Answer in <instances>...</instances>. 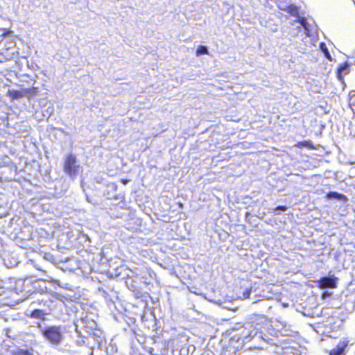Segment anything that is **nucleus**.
Returning a JSON list of instances; mask_svg holds the SVG:
<instances>
[{"label":"nucleus","mask_w":355,"mask_h":355,"mask_svg":"<svg viewBox=\"0 0 355 355\" xmlns=\"http://www.w3.org/2000/svg\"><path fill=\"white\" fill-rule=\"evenodd\" d=\"M277 332L263 315H254L249 321L240 328L236 329L230 339L232 345L237 344L236 348H242L245 344L252 342L253 344L249 347L257 349H264L266 345H274V339L270 336H275Z\"/></svg>","instance_id":"nucleus-1"},{"label":"nucleus","mask_w":355,"mask_h":355,"mask_svg":"<svg viewBox=\"0 0 355 355\" xmlns=\"http://www.w3.org/2000/svg\"><path fill=\"white\" fill-rule=\"evenodd\" d=\"M37 327L44 340L53 347L59 346L63 341V327L61 326H48L39 324Z\"/></svg>","instance_id":"nucleus-2"},{"label":"nucleus","mask_w":355,"mask_h":355,"mask_svg":"<svg viewBox=\"0 0 355 355\" xmlns=\"http://www.w3.org/2000/svg\"><path fill=\"white\" fill-rule=\"evenodd\" d=\"M74 326L78 336L81 338L77 340L76 343L82 345L86 343L85 339H88L87 336L96 328L97 324L94 320L85 316L77 320L74 322Z\"/></svg>","instance_id":"nucleus-3"},{"label":"nucleus","mask_w":355,"mask_h":355,"mask_svg":"<svg viewBox=\"0 0 355 355\" xmlns=\"http://www.w3.org/2000/svg\"><path fill=\"white\" fill-rule=\"evenodd\" d=\"M10 284H14L15 293L21 295L24 298L34 294L32 278H26L25 279L10 278Z\"/></svg>","instance_id":"nucleus-4"},{"label":"nucleus","mask_w":355,"mask_h":355,"mask_svg":"<svg viewBox=\"0 0 355 355\" xmlns=\"http://www.w3.org/2000/svg\"><path fill=\"white\" fill-rule=\"evenodd\" d=\"M80 165L76 157L73 154L67 155L64 160V171L70 177H76Z\"/></svg>","instance_id":"nucleus-5"},{"label":"nucleus","mask_w":355,"mask_h":355,"mask_svg":"<svg viewBox=\"0 0 355 355\" xmlns=\"http://www.w3.org/2000/svg\"><path fill=\"white\" fill-rule=\"evenodd\" d=\"M28 311L30 313L26 315L30 318L44 320L45 315L50 313L51 308L48 304H42L40 309H37L36 302H33L31 303Z\"/></svg>","instance_id":"nucleus-6"},{"label":"nucleus","mask_w":355,"mask_h":355,"mask_svg":"<svg viewBox=\"0 0 355 355\" xmlns=\"http://www.w3.org/2000/svg\"><path fill=\"white\" fill-rule=\"evenodd\" d=\"M46 261L44 259H42L40 261H36L32 259H30L26 263V267L27 268H34L37 270L42 272V273H46Z\"/></svg>","instance_id":"nucleus-7"},{"label":"nucleus","mask_w":355,"mask_h":355,"mask_svg":"<svg viewBox=\"0 0 355 355\" xmlns=\"http://www.w3.org/2000/svg\"><path fill=\"white\" fill-rule=\"evenodd\" d=\"M32 285H33V293L44 294V293H47V291H48L46 282L42 279L33 280Z\"/></svg>","instance_id":"nucleus-8"},{"label":"nucleus","mask_w":355,"mask_h":355,"mask_svg":"<svg viewBox=\"0 0 355 355\" xmlns=\"http://www.w3.org/2000/svg\"><path fill=\"white\" fill-rule=\"evenodd\" d=\"M348 345V340H341L334 349L330 351L329 355H345Z\"/></svg>","instance_id":"nucleus-9"},{"label":"nucleus","mask_w":355,"mask_h":355,"mask_svg":"<svg viewBox=\"0 0 355 355\" xmlns=\"http://www.w3.org/2000/svg\"><path fill=\"white\" fill-rule=\"evenodd\" d=\"M87 340L92 339L98 347L101 346L104 340L102 331L96 328L87 336Z\"/></svg>","instance_id":"nucleus-10"},{"label":"nucleus","mask_w":355,"mask_h":355,"mask_svg":"<svg viewBox=\"0 0 355 355\" xmlns=\"http://www.w3.org/2000/svg\"><path fill=\"white\" fill-rule=\"evenodd\" d=\"M338 278L334 276H328L322 277L319 282L320 285L324 288H335L336 286Z\"/></svg>","instance_id":"nucleus-11"},{"label":"nucleus","mask_w":355,"mask_h":355,"mask_svg":"<svg viewBox=\"0 0 355 355\" xmlns=\"http://www.w3.org/2000/svg\"><path fill=\"white\" fill-rule=\"evenodd\" d=\"M10 353L12 355H33V349L28 347L24 348L15 347L10 349Z\"/></svg>","instance_id":"nucleus-12"},{"label":"nucleus","mask_w":355,"mask_h":355,"mask_svg":"<svg viewBox=\"0 0 355 355\" xmlns=\"http://www.w3.org/2000/svg\"><path fill=\"white\" fill-rule=\"evenodd\" d=\"M327 198L329 200H336L338 201L347 202V198L343 193L336 191H329L327 193Z\"/></svg>","instance_id":"nucleus-13"},{"label":"nucleus","mask_w":355,"mask_h":355,"mask_svg":"<svg viewBox=\"0 0 355 355\" xmlns=\"http://www.w3.org/2000/svg\"><path fill=\"white\" fill-rule=\"evenodd\" d=\"M297 19L295 20V21L298 22L305 30L306 34L307 36H310V31L309 28V23L307 22V20L304 17H300L298 15V17H296Z\"/></svg>","instance_id":"nucleus-14"},{"label":"nucleus","mask_w":355,"mask_h":355,"mask_svg":"<svg viewBox=\"0 0 355 355\" xmlns=\"http://www.w3.org/2000/svg\"><path fill=\"white\" fill-rule=\"evenodd\" d=\"M282 10L286 11L292 16L298 17L299 8L295 5L291 4L288 6H286L285 8H282Z\"/></svg>","instance_id":"nucleus-15"},{"label":"nucleus","mask_w":355,"mask_h":355,"mask_svg":"<svg viewBox=\"0 0 355 355\" xmlns=\"http://www.w3.org/2000/svg\"><path fill=\"white\" fill-rule=\"evenodd\" d=\"M8 95L12 99H18L22 98L24 96V89H22L21 91L15 89L8 90Z\"/></svg>","instance_id":"nucleus-16"},{"label":"nucleus","mask_w":355,"mask_h":355,"mask_svg":"<svg viewBox=\"0 0 355 355\" xmlns=\"http://www.w3.org/2000/svg\"><path fill=\"white\" fill-rule=\"evenodd\" d=\"M39 92V88L33 87L31 88L24 89V96L30 98L36 95Z\"/></svg>","instance_id":"nucleus-17"},{"label":"nucleus","mask_w":355,"mask_h":355,"mask_svg":"<svg viewBox=\"0 0 355 355\" xmlns=\"http://www.w3.org/2000/svg\"><path fill=\"white\" fill-rule=\"evenodd\" d=\"M8 281L9 282L3 281V284L1 285V291H3V294L6 293V291H13L15 292L14 285L12 286L13 284H10V279Z\"/></svg>","instance_id":"nucleus-18"},{"label":"nucleus","mask_w":355,"mask_h":355,"mask_svg":"<svg viewBox=\"0 0 355 355\" xmlns=\"http://www.w3.org/2000/svg\"><path fill=\"white\" fill-rule=\"evenodd\" d=\"M196 53L197 56H200V55H205V54H209V51H208L207 46H204V45L199 46L196 50Z\"/></svg>","instance_id":"nucleus-19"},{"label":"nucleus","mask_w":355,"mask_h":355,"mask_svg":"<svg viewBox=\"0 0 355 355\" xmlns=\"http://www.w3.org/2000/svg\"><path fill=\"white\" fill-rule=\"evenodd\" d=\"M320 46L321 50L324 53V56L327 59H329V60H331L332 59H331V55H330V53H329V51H328L325 44L324 43H320Z\"/></svg>","instance_id":"nucleus-20"},{"label":"nucleus","mask_w":355,"mask_h":355,"mask_svg":"<svg viewBox=\"0 0 355 355\" xmlns=\"http://www.w3.org/2000/svg\"><path fill=\"white\" fill-rule=\"evenodd\" d=\"M288 209V207L285 205H279L273 209V212L275 214H280L282 212H284Z\"/></svg>","instance_id":"nucleus-21"},{"label":"nucleus","mask_w":355,"mask_h":355,"mask_svg":"<svg viewBox=\"0 0 355 355\" xmlns=\"http://www.w3.org/2000/svg\"><path fill=\"white\" fill-rule=\"evenodd\" d=\"M349 64L347 62H345L338 67V71L342 72L343 73L347 74L349 73Z\"/></svg>","instance_id":"nucleus-22"},{"label":"nucleus","mask_w":355,"mask_h":355,"mask_svg":"<svg viewBox=\"0 0 355 355\" xmlns=\"http://www.w3.org/2000/svg\"><path fill=\"white\" fill-rule=\"evenodd\" d=\"M188 354H189V349L187 348L182 347L180 350V355H188Z\"/></svg>","instance_id":"nucleus-23"},{"label":"nucleus","mask_w":355,"mask_h":355,"mask_svg":"<svg viewBox=\"0 0 355 355\" xmlns=\"http://www.w3.org/2000/svg\"><path fill=\"white\" fill-rule=\"evenodd\" d=\"M337 78H338V79L340 82H342V83L344 82V78H343V73L339 71H338V70H337Z\"/></svg>","instance_id":"nucleus-24"},{"label":"nucleus","mask_w":355,"mask_h":355,"mask_svg":"<svg viewBox=\"0 0 355 355\" xmlns=\"http://www.w3.org/2000/svg\"><path fill=\"white\" fill-rule=\"evenodd\" d=\"M251 293V290L250 289H246L244 292H243V297L244 298H248L250 297V295Z\"/></svg>","instance_id":"nucleus-25"},{"label":"nucleus","mask_w":355,"mask_h":355,"mask_svg":"<svg viewBox=\"0 0 355 355\" xmlns=\"http://www.w3.org/2000/svg\"><path fill=\"white\" fill-rule=\"evenodd\" d=\"M47 303H48V302H46V301L40 300V301H38V302H36V307H37V309H40V306H41L42 304H48Z\"/></svg>","instance_id":"nucleus-26"},{"label":"nucleus","mask_w":355,"mask_h":355,"mask_svg":"<svg viewBox=\"0 0 355 355\" xmlns=\"http://www.w3.org/2000/svg\"><path fill=\"white\" fill-rule=\"evenodd\" d=\"M143 279H144V282L146 284H148L150 282L148 280L147 277H144V276L142 277Z\"/></svg>","instance_id":"nucleus-27"},{"label":"nucleus","mask_w":355,"mask_h":355,"mask_svg":"<svg viewBox=\"0 0 355 355\" xmlns=\"http://www.w3.org/2000/svg\"><path fill=\"white\" fill-rule=\"evenodd\" d=\"M145 274H148L151 277V272L150 270H146L145 272H144Z\"/></svg>","instance_id":"nucleus-28"},{"label":"nucleus","mask_w":355,"mask_h":355,"mask_svg":"<svg viewBox=\"0 0 355 355\" xmlns=\"http://www.w3.org/2000/svg\"><path fill=\"white\" fill-rule=\"evenodd\" d=\"M304 315H307V316H309V317H311V318H313V314H312V313H304Z\"/></svg>","instance_id":"nucleus-29"},{"label":"nucleus","mask_w":355,"mask_h":355,"mask_svg":"<svg viewBox=\"0 0 355 355\" xmlns=\"http://www.w3.org/2000/svg\"><path fill=\"white\" fill-rule=\"evenodd\" d=\"M153 349H151L150 351V353L152 354V355H157V354L154 353L153 352Z\"/></svg>","instance_id":"nucleus-30"},{"label":"nucleus","mask_w":355,"mask_h":355,"mask_svg":"<svg viewBox=\"0 0 355 355\" xmlns=\"http://www.w3.org/2000/svg\"><path fill=\"white\" fill-rule=\"evenodd\" d=\"M265 302H266V301H265V300H260V301H259V303H261V304H262V303H265Z\"/></svg>","instance_id":"nucleus-31"},{"label":"nucleus","mask_w":355,"mask_h":355,"mask_svg":"<svg viewBox=\"0 0 355 355\" xmlns=\"http://www.w3.org/2000/svg\"><path fill=\"white\" fill-rule=\"evenodd\" d=\"M180 207H182V204L180 203Z\"/></svg>","instance_id":"nucleus-32"}]
</instances>
